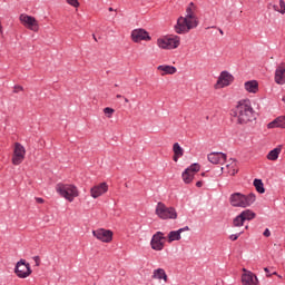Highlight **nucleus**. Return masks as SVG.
I'll return each mask as SVG.
<instances>
[{
  "label": "nucleus",
  "mask_w": 285,
  "mask_h": 285,
  "mask_svg": "<svg viewBox=\"0 0 285 285\" xmlns=\"http://www.w3.org/2000/svg\"><path fill=\"white\" fill-rule=\"evenodd\" d=\"M199 26V19L195 13V3L190 2L186 8L185 17H179L175 26L177 35H187L188 31L195 30Z\"/></svg>",
  "instance_id": "f257e3e1"
},
{
  "label": "nucleus",
  "mask_w": 285,
  "mask_h": 285,
  "mask_svg": "<svg viewBox=\"0 0 285 285\" xmlns=\"http://www.w3.org/2000/svg\"><path fill=\"white\" fill-rule=\"evenodd\" d=\"M232 117L236 119V122L240 126L255 121V109L249 99L239 100L234 109H232Z\"/></svg>",
  "instance_id": "f03ea898"
},
{
  "label": "nucleus",
  "mask_w": 285,
  "mask_h": 285,
  "mask_svg": "<svg viewBox=\"0 0 285 285\" xmlns=\"http://www.w3.org/2000/svg\"><path fill=\"white\" fill-rule=\"evenodd\" d=\"M257 200V196L254 193L242 194L239 191L233 193L229 196V204L233 208H250Z\"/></svg>",
  "instance_id": "7ed1b4c3"
},
{
  "label": "nucleus",
  "mask_w": 285,
  "mask_h": 285,
  "mask_svg": "<svg viewBox=\"0 0 285 285\" xmlns=\"http://www.w3.org/2000/svg\"><path fill=\"white\" fill-rule=\"evenodd\" d=\"M56 191L70 203L75 202L76 197H79V189L72 184L59 183L56 185Z\"/></svg>",
  "instance_id": "20e7f679"
},
{
  "label": "nucleus",
  "mask_w": 285,
  "mask_h": 285,
  "mask_svg": "<svg viewBox=\"0 0 285 285\" xmlns=\"http://www.w3.org/2000/svg\"><path fill=\"white\" fill-rule=\"evenodd\" d=\"M181 39L178 36H165L157 39V46L161 50H175L179 48Z\"/></svg>",
  "instance_id": "39448f33"
},
{
  "label": "nucleus",
  "mask_w": 285,
  "mask_h": 285,
  "mask_svg": "<svg viewBox=\"0 0 285 285\" xmlns=\"http://www.w3.org/2000/svg\"><path fill=\"white\" fill-rule=\"evenodd\" d=\"M156 215L159 219H177V210L174 207H167L161 202L156 205Z\"/></svg>",
  "instance_id": "423d86ee"
},
{
  "label": "nucleus",
  "mask_w": 285,
  "mask_h": 285,
  "mask_svg": "<svg viewBox=\"0 0 285 285\" xmlns=\"http://www.w3.org/2000/svg\"><path fill=\"white\" fill-rule=\"evenodd\" d=\"M235 81V76L228 70H224L219 73L216 83L214 85L215 90H222L223 88H228Z\"/></svg>",
  "instance_id": "0eeeda50"
},
{
  "label": "nucleus",
  "mask_w": 285,
  "mask_h": 285,
  "mask_svg": "<svg viewBox=\"0 0 285 285\" xmlns=\"http://www.w3.org/2000/svg\"><path fill=\"white\" fill-rule=\"evenodd\" d=\"M20 23L27 28L28 30H31L32 32H39V21H37L36 17L21 13L20 17Z\"/></svg>",
  "instance_id": "6e6552de"
},
{
  "label": "nucleus",
  "mask_w": 285,
  "mask_h": 285,
  "mask_svg": "<svg viewBox=\"0 0 285 285\" xmlns=\"http://www.w3.org/2000/svg\"><path fill=\"white\" fill-rule=\"evenodd\" d=\"M166 236L163 232H156L150 240V246L153 250H161L166 246Z\"/></svg>",
  "instance_id": "1a4fd4ad"
},
{
  "label": "nucleus",
  "mask_w": 285,
  "mask_h": 285,
  "mask_svg": "<svg viewBox=\"0 0 285 285\" xmlns=\"http://www.w3.org/2000/svg\"><path fill=\"white\" fill-rule=\"evenodd\" d=\"M23 159H26V147H23L19 142H16L12 156L13 166H19L20 164H23Z\"/></svg>",
  "instance_id": "9d476101"
},
{
  "label": "nucleus",
  "mask_w": 285,
  "mask_h": 285,
  "mask_svg": "<svg viewBox=\"0 0 285 285\" xmlns=\"http://www.w3.org/2000/svg\"><path fill=\"white\" fill-rule=\"evenodd\" d=\"M92 235L99 242H102L104 244H110V242H112L114 233L110 229L98 228L92 230Z\"/></svg>",
  "instance_id": "9b49d317"
},
{
  "label": "nucleus",
  "mask_w": 285,
  "mask_h": 285,
  "mask_svg": "<svg viewBox=\"0 0 285 285\" xmlns=\"http://www.w3.org/2000/svg\"><path fill=\"white\" fill-rule=\"evenodd\" d=\"M16 274L20 279H26V277H30L32 275V269L30 268V264L26 263V261H20L16 265Z\"/></svg>",
  "instance_id": "f8f14e48"
},
{
  "label": "nucleus",
  "mask_w": 285,
  "mask_h": 285,
  "mask_svg": "<svg viewBox=\"0 0 285 285\" xmlns=\"http://www.w3.org/2000/svg\"><path fill=\"white\" fill-rule=\"evenodd\" d=\"M199 164H194L186 168L181 175L184 184H191L193 179H195L196 173H199Z\"/></svg>",
  "instance_id": "ddd939ff"
},
{
  "label": "nucleus",
  "mask_w": 285,
  "mask_h": 285,
  "mask_svg": "<svg viewBox=\"0 0 285 285\" xmlns=\"http://www.w3.org/2000/svg\"><path fill=\"white\" fill-rule=\"evenodd\" d=\"M131 39L135 43H139V41H150V35L144 29H134L131 31Z\"/></svg>",
  "instance_id": "4468645a"
},
{
  "label": "nucleus",
  "mask_w": 285,
  "mask_h": 285,
  "mask_svg": "<svg viewBox=\"0 0 285 285\" xmlns=\"http://www.w3.org/2000/svg\"><path fill=\"white\" fill-rule=\"evenodd\" d=\"M244 274L242 275V284L243 285H259V279L257 276L246 268H243Z\"/></svg>",
  "instance_id": "2eb2a0df"
},
{
  "label": "nucleus",
  "mask_w": 285,
  "mask_h": 285,
  "mask_svg": "<svg viewBox=\"0 0 285 285\" xmlns=\"http://www.w3.org/2000/svg\"><path fill=\"white\" fill-rule=\"evenodd\" d=\"M108 193V184L107 183H100L90 189V196L92 199H98V197H101V195H106Z\"/></svg>",
  "instance_id": "dca6fc26"
},
{
  "label": "nucleus",
  "mask_w": 285,
  "mask_h": 285,
  "mask_svg": "<svg viewBox=\"0 0 285 285\" xmlns=\"http://www.w3.org/2000/svg\"><path fill=\"white\" fill-rule=\"evenodd\" d=\"M275 83H278V86H284L285 83V62H282L276 67L275 70Z\"/></svg>",
  "instance_id": "f3484780"
},
{
  "label": "nucleus",
  "mask_w": 285,
  "mask_h": 285,
  "mask_svg": "<svg viewBox=\"0 0 285 285\" xmlns=\"http://www.w3.org/2000/svg\"><path fill=\"white\" fill-rule=\"evenodd\" d=\"M244 88L249 95H257L259 92V82L257 80L245 81Z\"/></svg>",
  "instance_id": "a211bd4d"
},
{
  "label": "nucleus",
  "mask_w": 285,
  "mask_h": 285,
  "mask_svg": "<svg viewBox=\"0 0 285 285\" xmlns=\"http://www.w3.org/2000/svg\"><path fill=\"white\" fill-rule=\"evenodd\" d=\"M208 161H210V164H225L226 163V154L224 153H210L207 156Z\"/></svg>",
  "instance_id": "6ab92c4d"
},
{
  "label": "nucleus",
  "mask_w": 285,
  "mask_h": 285,
  "mask_svg": "<svg viewBox=\"0 0 285 285\" xmlns=\"http://www.w3.org/2000/svg\"><path fill=\"white\" fill-rule=\"evenodd\" d=\"M223 173H227V175H237V160L230 158L229 164L225 167H222Z\"/></svg>",
  "instance_id": "aec40b11"
},
{
  "label": "nucleus",
  "mask_w": 285,
  "mask_h": 285,
  "mask_svg": "<svg viewBox=\"0 0 285 285\" xmlns=\"http://www.w3.org/2000/svg\"><path fill=\"white\" fill-rule=\"evenodd\" d=\"M151 277L153 279H158V282H161L163 279L165 284L168 282V274H166L165 268L154 269Z\"/></svg>",
  "instance_id": "412c9836"
},
{
  "label": "nucleus",
  "mask_w": 285,
  "mask_h": 285,
  "mask_svg": "<svg viewBox=\"0 0 285 285\" xmlns=\"http://www.w3.org/2000/svg\"><path fill=\"white\" fill-rule=\"evenodd\" d=\"M157 70L161 72V77H165V75H175V72H177V68L170 65H160L157 67Z\"/></svg>",
  "instance_id": "4be33fe9"
},
{
  "label": "nucleus",
  "mask_w": 285,
  "mask_h": 285,
  "mask_svg": "<svg viewBox=\"0 0 285 285\" xmlns=\"http://www.w3.org/2000/svg\"><path fill=\"white\" fill-rule=\"evenodd\" d=\"M271 130L273 128H285V116H279L267 125Z\"/></svg>",
  "instance_id": "5701e85b"
},
{
  "label": "nucleus",
  "mask_w": 285,
  "mask_h": 285,
  "mask_svg": "<svg viewBox=\"0 0 285 285\" xmlns=\"http://www.w3.org/2000/svg\"><path fill=\"white\" fill-rule=\"evenodd\" d=\"M173 153H174V161H179L181 157H184V148L179 145V142H175L173 146Z\"/></svg>",
  "instance_id": "b1692460"
},
{
  "label": "nucleus",
  "mask_w": 285,
  "mask_h": 285,
  "mask_svg": "<svg viewBox=\"0 0 285 285\" xmlns=\"http://www.w3.org/2000/svg\"><path fill=\"white\" fill-rule=\"evenodd\" d=\"M282 153V145H278L276 148L272 149L268 154H267V159L269 161H277V159H279V155Z\"/></svg>",
  "instance_id": "393cba45"
},
{
  "label": "nucleus",
  "mask_w": 285,
  "mask_h": 285,
  "mask_svg": "<svg viewBox=\"0 0 285 285\" xmlns=\"http://www.w3.org/2000/svg\"><path fill=\"white\" fill-rule=\"evenodd\" d=\"M180 239H181V234H180L179 229L171 230L167 235L168 244H173V242H179Z\"/></svg>",
  "instance_id": "a878e982"
},
{
  "label": "nucleus",
  "mask_w": 285,
  "mask_h": 285,
  "mask_svg": "<svg viewBox=\"0 0 285 285\" xmlns=\"http://www.w3.org/2000/svg\"><path fill=\"white\" fill-rule=\"evenodd\" d=\"M240 216H243V220L245 222H253V219L257 217V214H255V212H253L252 209H244Z\"/></svg>",
  "instance_id": "bb28decb"
},
{
  "label": "nucleus",
  "mask_w": 285,
  "mask_h": 285,
  "mask_svg": "<svg viewBox=\"0 0 285 285\" xmlns=\"http://www.w3.org/2000/svg\"><path fill=\"white\" fill-rule=\"evenodd\" d=\"M245 220L242 216V214H238L234 219H233V228H242V226H244Z\"/></svg>",
  "instance_id": "cd10ccee"
},
{
  "label": "nucleus",
  "mask_w": 285,
  "mask_h": 285,
  "mask_svg": "<svg viewBox=\"0 0 285 285\" xmlns=\"http://www.w3.org/2000/svg\"><path fill=\"white\" fill-rule=\"evenodd\" d=\"M254 186L257 190V193H259V195H264V193H266V189L264 188V183L262 181V179H254Z\"/></svg>",
  "instance_id": "c85d7f7f"
},
{
  "label": "nucleus",
  "mask_w": 285,
  "mask_h": 285,
  "mask_svg": "<svg viewBox=\"0 0 285 285\" xmlns=\"http://www.w3.org/2000/svg\"><path fill=\"white\" fill-rule=\"evenodd\" d=\"M275 12H279V14H285V2L284 0H279V4L273 6Z\"/></svg>",
  "instance_id": "c756f323"
},
{
  "label": "nucleus",
  "mask_w": 285,
  "mask_h": 285,
  "mask_svg": "<svg viewBox=\"0 0 285 285\" xmlns=\"http://www.w3.org/2000/svg\"><path fill=\"white\" fill-rule=\"evenodd\" d=\"M104 112H105L106 117H108V119H110L112 117V115H115V109H112L110 107H106L104 109Z\"/></svg>",
  "instance_id": "7c9ffc66"
},
{
  "label": "nucleus",
  "mask_w": 285,
  "mask_h": 285,
  "mask_svg": "<svg viewBox=\"0 0 285 285\" xmlns=\"http://www.w3.org/2000/svg\"><path fill=\"white\" fill-rule=\"evenodd\" d=\"M242 235H244V230H240V232H238V233H236V234H232V235L229 236V239H230L232 242H237V239H239V236H242Z\"/></svg>",
  "instance_id": "2f4dec72"
},
{
  "label": "nucleus",
  "mask_w": 285,
  "mask_h": 285,
  "mask_svg": "<svg viewBox=\"0 0 285 285\" xmlns=\"http://www.w3.org/2000/svg\"><path fill=\"white\" fill-rule=\"evenodd\" d=\"M69 6H72L73 8H79V0H66Z\"/></svg>",
  "instance_id": "473e14b6"
},
{
  "label": "nucleus",
  "mask_w": 285,
  "mask_h": 285,
  "mask_svg": "<svg viewBox=\"0 0 285 285\" xmlns=\"http://www.w3.org/2000/svg\"><path fill=\"white\" fill-rule=\"evenodd\" d=\"M264 271H265L267 277H271V275H277V272L271 273V271L268 269V267H265Z\"/></svg>",
  "instance_id": "72a5a7b5"
},
{
  "label": "nucleus",
  "mask_w": 285,
  "mask_h": 285,
  "mask_svg": "<svg viewBox=\"0 0 285 285\" xmlns=\"http://www.w3.org/2000/svg\"><path fill=\"white\" fill-rule=\"evenodd\" d=\"M186 230H190V227H188V226L181 227L178 229V233H180V235H181V233H186Z\"/></svg>",
  "instance_id": "f704fd0d"
},
{
  "label": "nucleus",
  "mask_w": 285,
  "mask_h": 285,
  "mask_svg": "<svg viewBox=\"0 0 285 285\" xmlns=\"http://www.w3.org/2000/svg\"><path fill=\"white\" fill-rule=\"evenodd\" d=\"M263 235H264L265 237H271V229H269V228H266V229L264 230Z\"/></svg>",
  "instance_id": "c9c22d12"
},
{
  "label": "nucleus",
  "mask_w": 285,
  "mask_h": 285,
  "mask_svg": "<svg viewBox=\"0 0 285 285\" xmlns=\"http://www.w3.org/2000/svg\"><path fill=\"white\" fill-rule=\"evenodd\" d=\"M21 90H23V87H21V86H16L14 87V92H19Z\"/></svg>",
  "instance_id": "e433bc0d"
},
{
  "label": "nucleus",
  "mask_w": 285,
  "mask_h": 285,
  "mask_svg": "<svg viewBox=\"0 0 285 285\" xmlns=\"http://www.w3.org/2000/svg\"><path fill=\"white\" fill-rule=\"evenodd\" d=\"M196 186H197V188H202V186H204V183H203L202 180H198V181L196 183Z\"/></svg>",
  "instance_id": "4c0bfd02"
},
{
  "label": "nucleus",
  "mask_w": 285,
  "mask_h": 285,
  "mask_svg": "<svg viewBox=\"0 0 285 285\" xmlns=\"http://www.w3.org/2000/svg\"><path fill=\"white\" fill-rule=\"evenodd\" d=\"M36 202H37V204H43V198L37 197V198H36Z\"/></svg>",
  "instance_id": "58836bf2"
},
{
  "label": "nucleus",
  "mask_w": 285,
  "mask_h": 285,
  "mask_svg": "<svg viewBox=\"0 0 285 285\" xmlns=\"http://www.w3.org/2000/svg\"><path fill=\"white\" fill-rule=\"evenodd\" d=\"M0 36H3V26L0 24Z\"/></svg>",
  "instance_id": "ea45409f"
},
{
  "label": "nucleus",
  "mask_w": 285,
  "mask_h": 285,
  "mask_svg": "<svg viewBox=\"0 0 285 285\" xmlns=\"http://www.w3.org/2000/svg\"><path fill=\"white\" fill-rule=\"evenodd\" d=\"M35 261H36V263H37V266H39V256H36V257H35Z\"/></svg>",
  "instance_id": "a19ab883"
},
{
  "label": "nucleus",
  "mask_w": 285,
  "mask_h": 285,
  "mask_svg": "<svg viewBox=\"0 0 285 285\" xmlns=\"http://www.w3.org/2000/svg\"><path fill=\"white\" fill-rule=\"evenodd\" d=\"M109 12H115V9L112 7H109Z\"/></svg>",
  "instance_id": "79ce46f5"
},
{
  "label": "nucleus",
  "mask_w": 285,
  "mask_h": 285,
  "mask_svg": "<svg viewBox=\"0 0 285 285\" xmlns=\"http://www.w3.org/2000/svg\"><path fill=\"white\" fill-rule=\"evenodd\" d=\"M282 101L285 104V95L283 96Z\"/></svg>",
  "instance_id": "37998d69"
},
{
  "label": "nucleus",
  "mask_w": 285,
  "mask_h": 285,
  "mask_svg": "<svg viewBox=\"0 0 285 285\" xmlns=\"http://www.w3.org/2000/svg\"><path fill=\"white\" fill-rule=\"evenodd\" d=\"M117 99H121V95H117Z\"/></svg>",
  "instance_id": "c03bdc74"
},
{
  "label": "nucleus",
  "mask_w": 285,
  "mask_h": 285,
  "mask_svg": "<svg viewBox=\"0 0 285 285\" xmlns=\"http://www.w3.org/2000/svg\"><path fill=\"white\" fill-rule=\"evenodd\" d=\"M220 35H224V31L223 30H219Z\"/></svg>",
  "instance_id": "a18cd8bd"
},
{
  "label": "nucleus",
  "mask_w": 285,
  "mask_h": 285,
  "mask_svg": "<svg viewBox=\"0 0 285 285\" xmlns=\"http://www.w3.org/2000/svg\"><path fill=\"white\" fill-rule=\"evenodd\" d=\"M126 104H128V98H125Z\"/></svg>",
  "instance_id": "49530a36"
}]
</instances>
